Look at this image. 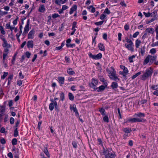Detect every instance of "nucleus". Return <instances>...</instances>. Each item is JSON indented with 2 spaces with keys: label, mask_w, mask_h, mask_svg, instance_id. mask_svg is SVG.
I'll return each mask as SVG.
<instances>
[{
  "label": "nucleus",
  "mask_w": 158,
  "mask_h": 158,
  "mask_svg": "<svg viewBox=\"0 0 158 158\" xmlns=\"http://www.w3.org/2000/svg\"><path fill=\"white\" fill-rule=\"evenodd\" d=\"M102 152L105 158H114L116 156L115 152L112 151L111 148L106 149L103 148Z\"/></svg>",
  "instance_id": "1"
},
{
  "label": "nucleus",
  "mask_w": 158,
  "mask_h": 158,
  "mask_svg": "<svg viewBox=\"0 0 158 158\" xmlns=\"http://www.w3.org/2000/svg\"><path fill=\"white\" fill-rule=\"evenodd\" d=\"M152 69L150 68L146 69L145 73L141 75V79L143 81L145 80L149 77H151L153 73Z\"/></svg>",
  "instance_id": "2"
},
{
  "label": "nucleus",
  "mask_w": 158,
  "mask_h": 158,
  "mask_svg": "<svg viewBox=\"0 0 158 158\" xmlns=\"http://www.w3.org/2000/svg\"><path fill=\"white\" fill-rule=\"evenodd\" d=\"M111 70L109 71V76L112 80L115 81L116 82L118 81L119 79L116 76V72L113 67H111Z\"/></svg>",
  "instance_id": "3"
},
{
  "label": "nucleus",
  "mask_w": 158,
  "mask_h": 158,
  "mask_svg": "<svg viewBox=\"0 0 158 158\" xmlns=\"http://www.w3.org/2000/svg\"><path fill=\"white\" fill-rule=\"evenodd\" d=\"M51 101L52 102H51L49 105V109L50 110H52L54 109V106L55 110L57 112V115L58 116V112L59 111V109L58 108L57 103L56 101H54L53 99L51 100Z\"/></svg>",
  "instance_id": "4"
},
{
  "label": "nucleus",
  "mask_w": 158,
  "mask_h": 158,
  "mask_svg": "<svg viewBox=\"0 0 158 158\" xmlns=\"http://www.w3.org/2000/svg\"><path fill=\"white\" fill-rule=\"evenodd\" d=\"M146 121V119H144L142 118H130L128 119V120L125 123H126L127 122H131L132 123H136V122H144Z\"/></svg>",
  "instance_id": "5"
},
{
  "label": "nucleus",
  "mask_w": 158,
  "mask_h": 158,
  "mask_svg": "<svg viewBox=\"0 0 158 158\" xmlns=\"http://www.w3.org/2000/svg\"><path fill=\"white\" fill-rule=\"evenodd\" d=\"M89 58H92L94 60H99L101 59L102 57L101 53H99L96 55H93L90 52L88 53Z\"/></svg>",
  "instance_id": "6"
},
{
  "label": "nucleus",
  "mask_w": 158,
  "mask_h": 158,
  "mask_svg": "<svg viewBox=\"0 0 158 158\" xmlns=\"http://www.w3.org/2000/svg\"><path fill=\"white\" fill-rule=\"evenodd\" d=\"M125 46L128 50H130L132 52L134 51V49L133 47L134 45L133 43H132V44H125Z\"/></svg>",
  "instance_id": "7"
},
{
  "label": "nucleus",
  "mask_w": 158,
  "mask_h": 158,
  "mask_svg": "<svg viewBox=\"0 0 158 158\" xmlns=\"http://www.w3.org/2000/svg\"><path fill=\"white\" fill-rule=\"evenodd\" d=\"M70 109L71 110H73L75 113V115L76 116L79 115V113L76 107V106L75 104H73L72 106H70Z\"/></svg>",
  "instance_id": "8"
},
{
  "label": "nucleus",
  "mask_w": 158,
  "mask_h": 158,
  "mask_svg": "<svg viewBox=\"0 0 158 158\" xmlns=\"http://www.w3.org/2000/svg\"><path fill=\"white\" fill-rule=\"evenodd\" d=\"M35 33V31L34 30H31L29 33L28 34V39H33L34 38V34Z\"/></svg>",
  "instance_id": "9"
},
{
  "label": "nucleus",
  "mask_w": 158,
  "mask_h": 158,
  "mask_svg": "<svg viewBox=\"0 0 158 158\" xmlns=\"http://www.w3.org/2000/svg\"><path fill=\"white\" fill-rule=\"evenodd\" d=\"M77 8V6L76 5H73L72 7L70 8L69 13L70 15L72 14L74 11L76 10Z\"/></svg>",
  "instance_id": "10"
},
{
  "label": "nucleus",
  "mask_w": 158,
  "mask_h": 158,
  "mask_svg": "<svg viewBox=\"0 0 158 158\" xmlns=\"http://www.w3.org/2000/svg\"><path fill=\"white\" fill-rule=\"evenodd\" d=\"M3 43L2 44V46L4 48H9L11 47L10 45L8 44V43L6 40H4L3 41Z\"/></svg>",
  "instance_id": "11"
},
{
  "label": "nucleus",
  "mask_w": 158,
  "mask_h": 158,
  "mask_svg": "<svg viewBox=\"0 0 158 158\" xmlns=\"http://www.w3.org/2000/svg\"><path fill=\"white\" fill-rule=\"evenodd\" d=\"M29 23H30V20H29V19H28L27 22V24L24 27V31H26L27 32H28V31L29 30Z\"/></svg>",
  "instance_id": "12"
},
{
  "label": "nucleus",
  "mask_w": 158,
  "mask_h": 158,
  "mask_svg": "<svg viewBox=\"0 0 158 158\" xmlns=\"http://www.w3.org/2000/svg\"><path fill=\"white\" fill-rule=\"evenodd\" d=\"M27 46L28 48H33L34 46L33 41L29 40L27 42Z\"/></svg>",
  "instance_id": "13"
},
{
  "label": "nucleus",
  "mask_w": 158,
  "mask_h": 158,
  "mask_svg": "<svg viewBox=\"0 0 158 158\" xmlns=\"http://www.w3.org/2000/svg\"><path fill=\"white\" fill-rule=\"evenodd\" d=\"M45 10L44 5H40L38 9L39 11L40 12L44 13Z\"/></svg>",
  "instance_id": "14"
},
{
  "label": "nucleus",
  "mask_w": 158,
  "mask_h": 158,
  "mask_svg": "<svg viewBox=\"0 0 158 158\" xmlns=\"http://www.w3.org/2000/svg\"><path fill=\"white\" fill-rule=\"evenodd\" d=\"M118 86V83L115 82H113L112 83V84L110 85L111 87L113 89H117Z\"/></svg>",
  "instance_id": "15"
},
{
  "label": "nucleus",
  "mask_w": 158,
  "mask_h": 158,
  "mask_svg": "<svg viewBox=\"0 0 158 158\" xmlns=\"http://www.w3.org/2000/svg\"><path fill=\"white\" fill-rule=\"evenodd\" d=\"M106 87H105L103 85H101L98 88V90H97V91L98 92H101L104 91L106 88Z\"/></svg>",
  "instance_id": "16"
},
{
  "label": "nucleus",
  "mask_w": 158,
  "mask_h": 158,
  "mask_svg": "<svg viewBox=\"0 0 158 158\" xmlns=\"http://www.w3.org/2000/svg\"><path fill=\"white\" fill-rule=\"evenodd\" d=\"M98 47L99 49L101 51H105V46L103 44L99 43L98 44Z\"/></svg>",
  "instance_id": "17"
},
{
  "label": "nucleus",
  "mask_w": 158,
  "mask_h": 158,
  "mask_svg": "<svg viewBox=\"0 0 158 158\" xmlns=\"http://www.w3.org/2000/svg\"><path fill=\"white\" fill-rule=\"evenodd\" d=\"M123 131L125 132V133L128 134L130 133L132 131V130L131 128L126 127L123 128Z\"/></svg>",
  "instance_id": "18"
},
{
  "label": "nucleus",
  "mask_w": 158,
  "mask_h": 158,
  "mask_svg": "<svg viewBox=\"0 0 158 158\" xmlns=\"http://www.w3.org/2000/svg\"><path fill=\"white\" fill-rule=\"evenodd\" d=\"M146 31L147 32H148V33L153 34L154 33L155 30L154 28H147Z\"/></svg>",
  "instance_id": "19"
},
{
  "label": "nucleus",
  "mask_w": 158,
  "mask_h": 158,
  "mask_svg": "<svg viewBox=\"0 0 158 158\" xmlns=\"http://www.w3.org/2000/svg\"><path fill=\"white\" fill-rule=\"evenodd\" d=\"M156 57H157L156 56H150V62L152 63L154 61H156Z\"/></svg>",
  "instance_id": "20"
},
{
  "label": "nucleus",
  "mask_w": 158,
  "mask_h": 158,
  "mask_svg": "<svg viewBox=\"0 0 158 158\" xmlns=\"http://www.w3.org/2000/svg\"><path fill=\"white\" fill-rule=\"evenodd\" d=\"M141 42L140 40L137 39L135 41V46L137 48H139Z\"/></svg>",
  "instance_id": "21"
},
{
  "label": "nucleus",
  "mask_w": 158,
  "mask_h": 158,
  "mask_svg": "<svg viewBox=\"0 0 158 158\" xmlns=\"http://www.w3.org/2000/svg\"><path fill=\"white\" fill-rule=\"evenodd\" d=\"M68 73L70 75H73L75 74V72L72 69L69 68L67 70Z\"/></svg>",
  "instance_id": "22"
},
{
  "label": "nucleus",
  "mask_w": 158,
  "mask_h": 158,
  "mask_svg": "<svg viewBox=\"0 0 158 158\" xmlns=\"http://www.w3.org/2000/svg\"><path fill=\"white\" fill-rule=\"evenodd\" d=\"M68 8V6L65 5H63L61 9L60 10V14L63 13L64 10H65Z\"/></svg>",
  "instance_id": "23"
},
{
  "label": "nucleus",
  "mask_w": 158,
  "mask_h": 158,
  "mask_svg": "<svg viewBox=\"0 0 158 158\" xmlns=\"http://www.w3.org/2000/svg\"><path fill=\"white\" fill-rule=\"evenodd\" d=\"M76 25L77 23L76 22H73V23L72 27V30H73V31L74 32L76 31V29H75V28L77 27Z\"/></svg>",
  "instance_id": "24"
},
{
  "label": "nucleus",
  "mask_w": 158,
  "mask_h": 158,
  "mask_svg": "<svg viewBox=\"0 0 158 158\" xmlns=\"http://www.w3.org/2000/svg\"><path fill=\"white\" fill-rule=\"evenodd\" d=\"M68 96L70 100L71 101H73L74 100V96L71 93H69L68 94Z\"/></svg>",
  "instance_id": "25"
},
{
  "label": "nucleus",
  "mask_w": 158,
  "mask_h": 158,
  "mask_svg": "<svg viewBox=\"0 0 158 158\" xmlns=\"http://www.w3.org/2000/svg\"><path fill=\"white\" fill-rule=\"evenodd\" d=\"M150 59V55H148L144 60V64H147L149 61Z\"/></svg>",
  "instance_id": "26"
},
{
  "label": "nucleus",
  "mask_w": 158,
  "mask_h": 158,
  "mask_svg": "<svg viewBox=\"0 0 158 158\" xmlns=\"http://www.w3.org/2000/svg\"><path fill=\"white\" fill-rule=\"evenodd\" d=\"M135 115L140 118L144 117L145 116V114L141 112L137 114H135Z\"/></svg>",
  "instance_id": "27"
},
{
  "label": "nucleus",
  "mask_w": 158,
  "mask_h": 158,
  "mask_svg": "<svg viewBox=\"0 0 158 158\" xmlns=\"http://www.w3.org/2000/svg\"><path fill=\"white\" fill-rule=\"evenodd\" d=\"M91 85H97L98 84V81L94 78L92 79Z\"/></svg>",
  "instance_id": "28"
},
{
  "label": "nucleus",
  "mask_w": 158,
  "mask_h": 158,
  "mask_svg": "<svg viewBox=\"0 0 158 158\" xmlns=\"http://www.w3.org/2000/svg\"><path fill=\"white\" fill-rule=\"evenodd\" d=\"M44 152L45 153V154L47 155V156L48 157H50V154L48 152V151L47 149V148H45L44 149Z\"/></svg>",
  "instance_id": "29"
},
{
  "label": "nucleus",
  "mask_w": 158,
  "mask_h": 158,
  "mask_svg": "<svg viewBox=\"0 0 158 158\" xmlns=\"http://www.w3.org/2000/svg\"><path fill=\"white\" fill-rule=\"evenodd\" d=\"M135 56L134 55H133L132 56H129V58H128V60L129 61V62L130 63L133 62V58H135Z\"/></svg>",
  "instance_id": "30"
},
{
  "label": "nucleus",
  "mask_w": 158,
  "mask_h": 158,
  "mask_svg": "<svg viewBox=\"0 0 158 158\" xmlns=\"http://www.w3.org/2000/svg\"><path fill=\"white\" fill-rule=\"evenodd\" d=\"M103 119L105 122L108 123L109 122V118L108 116L107 115H105L103 117Z\"/></svg>",
  "instance_id": "31"
},
{
  "label": "nucleus",
  "mask_w": 158,
  "mask_h": 158,
  "mask_svg": "<svg viewBox=\"0 0 158 158\" xmlns=\"http://www.w3.org/2000/svg\"><path fill=\"white\" fill-rule=\"evenodd\" d=\"M18 135V128H15L14 131V136L15 137H17Z\"/></svg>",
  "instance_id": "32"
},
{
  "label": "nucleus",
  "mask_w": 158,
  "mask_h": 158,
  "mask_svg": "<svg viewBox=\"0 0 158 158\" xmlns=\"http://www.w3.org/2000/svg\"><path fill=\"white\" fill-rule=\"evenodd\" d=\"M99 111L100 112L101 114L102 115H105V110L103 108H101L99 110Z\"/></svg>",
  "instance_id": "33"
},
{
  "label": "nucleus",
  "mask_w": 158,
  "mask_h": 158,
  "mask_svg": "<svg viewBox=\"0 0 158 158\" xmlns=\"http://www.w3.org/2000/svg\"><path fill=\"white\" fill-rule=\"evenodd\" d=\"M17 55V53H16L14 54V56H13L12 59L11 61V63L13 64H14L15 63V61L16 57Z\"/></svg>",
  "instance_id": "34"
},
{
  "label": "nucleus",
  "mask_w": 158,
  "mask_h": 158,
  "mask_svg": "<svg viewBox=\"0 0 158 158\" xmlns=\"http://www.w3.org/2000/svg\"><path fill=\"white\" fill-rule=\"evenodd\" d=\"M145 52V47L144 46L143 48H141L140 53L142 56H143L144 55Z\"/></svg>",
  "instance_id": "35"
},
{
  "label": "nucleus",
  "mask_w": 158,
  "mask_h": 158,
  "mask_svg": "<svg viewBox=\"0 0 158 158\" xmlns=\"http://www.w3.org/2000/svg\"><path fill=\"white\" fill-rule=\"evenodd\" d=\"M11 142L13 145H15L17 144V140L16 139L14 138L12 140Z\"/></svg>",
  "instance_id": "36"
},
{
  "label": "nucleus",
  "mask_w": 158,
  "mask_h": 158,
  "mask_svg": "<svg viewBox=\"0 0 158 158\" xmlns=\"http://www.w3.org/2000/svg\"><path fill=\"white\" fill-rule=\"evenodd\" d=\"M141 74V73L140 72H138L137 73L135 74V75L133 76L131 78L132 79H135L136 77H137L139 75Z\"/></svg>",
  "instance_id": "37"
},
{
  "label": "nucleus",
  "mask_w": 158,
  "mask_h": 158,
  "mask_svg": "<svg viewBox=\"0 0 158 158\" xmlns=\"http://www.w3.org/2000/svg\"><path fill=\"white\" fill-rule=\"evenodd\" d=\"M66 47L68 48L70 47V48H73V47H75V44H66Z\"/></svg>",
  "instance_id": "38"
},
{
  "label": "nucleus",
  "mask_w": 158,
  "mask_h": 158,
  "mask_svg": "<svg viewBox=\"0 0 158 158\" xmlns=\"http://www.w3.org/2000/svg\"><path fill=\"white\" fill-rule=\"evenodd\" d=\"M8 74V72H4L3 73V74L1 77V78L2 79H4L7 76Z\"/></svg>",
  "instance_id": "39"
},
{
  "label": "nucleus",
  "mask_w": 158,
  "mask_h": 158,
  "mask_svg": "<svg viewBox=\"0 0 158 158\" xmlns=\"http://www.w3.org/2000/svg\"><path fill=\"white\" fill-rule=\"evenodd\" d=\"M151 88L153 90H156L158 89V85H153L151 87Z\"/></svg>",
  "instance_id": "40"
},
{
  "label": "nucleus",
  "mask_w": 158,
  "mask_h": 158,
  "mask_svg": "<svg viewBox=\"0 0 158 158\" xmlns=\"http://www.w3.org/2000/svg\"><path fill=\"white\" fill-rule=\"evenodd\" d=\"M104 14H106L107 15H109L110 14V12L108 9V8H106L103 12Z\"/></svg>",
  "instance_id": "41"
},
{
  "label": "nucleus",
  "mask_w": 158,
  "mask_h": 158,
  "mask_svg": "<svg viewBox=\"0 0 158 158\" xmlns=\"http://www.w3.org/2000/svg\"><path fill=\"white\" fill-rule=\"evenodd\" d=\"M104 21L102 20L100 22H97L95 23V24L97 26L101 25L103 23Z\"/></svg>",
  "instance_id": "42"
},
{
  "label": "nucleus",
  "mask_w": 158,
  "mask_h": 158,
  "mask_svg": "<svg viewBox=\"0 0 158 158\" xmlns=\"http://www.w3.org/2000/svg\"><path fill=\"white\" fill-rule=\"evenodd\" d=\"M156 52V49L155 48H153L151 49L150 51V52L152 54H154Z\"/></svg>",
  "instance_id": "43"
},
{
  "label": "nucleus",
  "mask_w": 158,
  "mask_h": 158,
  "mask_svg": "<svg viewBox=\"0 0 158 158\" xmlns=\"http://www.w3.org/2000/svg\"><path fill=\"white\" fill-rule=\"evenodd\" d=\"M64 77H60V83L61 84H64Z\"/></svg>",
  "instance_id": "44"
},
{
  "label": "nucleus",
  "mask_w": 158,
  "mask_h": 158,
  "mask_svg": "<svg viewBox=\"0 0 158 158\" xmlns=\"http://www.w3.org/2000/svg\"><path fill=\"white\" fill-rule=\"evenodd\" d=\"M59 16V15L58 14L54 13L52 15V17L53 19H55Z\"/></svg>",
  "instance_id": "45"
},
{
  "label": "nucleus",
  "mask_w": 158,
  "mask_h": 158,
  "mask_svg": "<svg viewBox=\"0 0 158 158\" xmlns=\"http://www.w3.org/2000/svg\"><path fill=\"white\" fill-rule=\"evenodd\" d=\"M20 123V120H18L15 123V125L13 127L15 129V128H17V127L19 126V125Z\"/></svg>",
  "instance_id": "46"
},
{
  "label": "nucleus",
  "mask_w": 158,
  "mask_h": 158,
  "mask_svg": "<svg viewBox=\"0 0 158 158\" xmlns=\"http://www.w3.org/2000/svg\"><path fill=\"white\" fill-rule=\"evenodd\" d=\"M106 17V15H105L103 13V14H102L100 17V19L101 20H103L104 19L105 17Z\"/></svg>",
  "instance_id": "47"
},
{
  "label": "nucleus",
  "mask_w": 158,
  "mask_h": 158,
  "mask_svg": "<svg viewBox=\"0 0 158 158\" xmlns=\"http://www.w3.org/2000/svg\"><path fill=\"white\" fill-rule=\"evenodd\" d=\"M125 40L127 43H128L129 44H132V43H133L132 41L130 39H129L127 37H126Z\"/></svg>",
  "instance_id": "48"
},
{
  "label": "nucleus",
  "mask_w": 158,
  "mask_h": 158,
  "mask_svg": "<svg viewBox=\"0 0 158 158\" xmlns=\"http://www.w3.org/2000/svg\"><path fill=\"white\" fill-rule=\"evenodd\" d=\"M7 53H4L3 54V63H4L5 60L7 56Z\"/></svg>",
  "instance_id": "49"
},
{
  "label": "nucleus",
  "mask_w": 158,
  "mask_h": 158,
  "mask_svg": "<svg viewBox=\"0 0 158 158\" xmlns=\"http://www.w3.org/2000/svg\"><path fill=\"white\" fill-rule=\"evenodd\" d=\"M0 142L2 144H5L6 143V140L4 138H2L0 139Z\"/></svg>",
  "instance_id": "50"
},
{
  "label": "nucleus",
  "mask_w": 158,
  "mask_h": 158,
  "mask_svg": "<svg viewBox=\"0 0 158 158\" xmlns=\"http://www.w3.org/2000/svg\"><path fill=\"white\" fill-rule=\"evenodd\" d=\"M72 144L74 148H77V145L76 142L75 141H73L72 143Z\"/></svg>",
  "instance_id": "51"
},
{
  "label": "nucleus",
  "mask_w": 158,
  "mask_h": 158,
  "mask_svg": "<svg viewBox=\"0 0 158 158\" xmlns=\"http://www.w3.org/2000/svg\"><path fill=\"white\" fill-rule=\"evenodd\" d=\"M124 28L125 31H127L129 29V26L127 24H126L124 26Z\"/></svg>",
  "instance_id": "52"
},
{
  "label": "nucleus",
  "mask_w": 158,
  "mask_h": 158,
  "mask_svg": "<svg viewBox=\"0 0 158 158\" xmlns=\"http://www.w3.org/2000/svg\"><path fill=\"white\" fill-rule=\"evenodd\" d=\"M25 54L26 57L27 58H30V56L31 55V54L29 52L27 51L26 52Z\"/></svg>",
  "instance_id": "53"
},
{
  "label": "nucleus",
  "mask_w": 158,
  "mask_h": 158,
  "mask_svg": "<svg viewBox=\"0 0 158 158\" xmlns=\"http://www.w3.org/2000/svg\"><path fill=\"white\" fill-rule=\"evenodd\" d=\"M15 119L13 117H11L10 118V123L11 124H13L14 123Z\"/></svg>",
  "instance_id": "54"
},
{
  "label": "nucleus",
  "mask_w": 158,
  "mask_h": 158,
  "mask_svg": "<svg viewBox=\"0 0 158 158\" xmlns=\"http://www.w3.org/2000/svg\"><path fill=\"white\" fill-rule=\"evenodd\" d=\"M143 13L146 17H149L151 15V13L149 12H148V13H147L145 12H144Z\"/></svg>",
  "instance_id": "55"
},
{
  "label": "nucleus",
  "mask_w": 158,
  "mask_h": 158,
  "mask_svg": "<svg viewBox=\"0 0 158 158\" xmlns=\"http://www.w3.org/2000/svg\"><path fill=\"white\" fill-rule=\"evenodd\" d=\"M19 78L21 79H23L24 77V76L22 74V72L21 71L19 73Z\"/></svg>",
  "instance_id": "56"
},
{
  "label": "nucleus",
  "mask_w": 158,
  "mask_h": 158,
  "mask_svg": "<svg viewBox=\"0 0 158 158\" xmlns=\"http://www.w3.org/2000/svg\"><path fill=\"white\" fill-rule=\"evenodd\" d=\"M103 38L105 40H107V35L106 33H104L103 35Z\"/></svg>",
  "instance_id": "57"
},
{
  "label": "nucleus",
  "mask_w": 158,
  "mask_h": 158,
  "mask_svg": "<svg viewBox=\"0 0 158 158\" xmlns=\"http://www.w3.org/2000/svg\"><path fill=\"white\" fill-rule=\"evenodd\" d=\"M89 8H92L91 12L92 13H94L95 11V9L94 7L93 6L91 5L89 6Z\"/></svg>",
  "instance_id": "58"
},
{
  "label": "nucleus",
  "mask_w": 158,
  "mask_h": 158,
  "mask_svg": "<svg viewBox=\"0 0 158 158\" xmlns=\"http://www.w3.org/2000/svg\"><path fill=\"white\" fill-rule=\"evenodd\" d=\"M139 32L138 31H137L134 33L133 35V37L134 38H136L139 34Z\"/></svg>",
  "instance_id": "59"
},
{
  "label": "nucleus",
  "mask_w": 158,
  "mask_h": 158,
  "mask_svg": "<svg viewBox=\"0 0 158 158\" xmlns=\"http://www.w3.org/2000/svg\"><path fill=\"white\" fill-rule=\"evenodd\" d=\"M103 83V84H104V86L106 87H107V85H108V83L107 81L106 80H105L103 81H102Z\"/></svg>",
  "instance_id": "60"
},
{
  "label": "nucleus",
  "mask_w": 158,
  "mask_h": 158,
  "mask_svg": "<svg viewBox=\"0 0 158 158\" xmlns=\"http://www.w3.org/2000/svg\"><path fill=\"white\" fill-rule=\"evenodd\" d=\"M98 78L102 82L103 81L105 80V79L102 76H99Z\"/></svg>",
  "instance_id": "61"
},
{
  "label": "nucleus",
  "mask_w": 158,
  "mask_h": 158,
  "mask_svg": "<svg viewBox=\"0 0 158 158\" xmlns=\"http://www.w3.org/2000/svg\"><path fill=\"white\" fill-rule=\"evenodd\" d=\"M60 96V98H61V100L62 101H63L64 99V94L63 93H61Z\"/></svg>",
  "instance_id": "62"
},
{
  "label": "nucleus",
  "mask_w": 158,
  "mask_h": 158,
  "mask_svg": "<svg viewBox=\"0 0 158 158\" xmlns=\"http://www.w3.org/2000/svg\"><path fill=\"white\" fill-rule=\"evenodd\" d=\"M22 84V81L21 80H19L17 81V84L19 86H21Z\"/></svg>",
  "instance_id": "63"
},
{
  "label": "nucleus",
  "mask_w": 158,
  "mask_h": 158,
  "mask_svg": "<svg viewBox=\"0 0 158 158\" xmlns=\"http://www.w3.org/2000/svg\"><path fill=\"white\" fill-rule=\"evenodd\" d=\"M7 156L10 158H13L12 154L11 152H9L7 154Z\"/></svg>",
  "instance_id": "64"
}]
</instances>
